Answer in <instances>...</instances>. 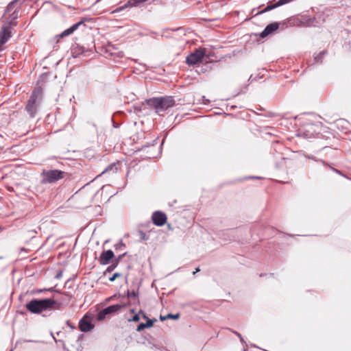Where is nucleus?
I'll return each mask as SVG.
<instances>
[{
  "label": "nucleus",
  "instance_id": "1",
  "mask_svg": "<svg viewBox=\"0 0 351 351\" xmlns=\"http://www.w3.org/2000/svg\"><path fill=\"white\" fill-rule=\"evenodd\" d=\"M60 305L53 298H42L31 300L25 307L32 314H40L58 309Z\"/></svg>",
  "mask_w": 351,
  "mask_h": 351
},
{
  "label": "nucleus",
  "instance_id": "2",
  "mask_svg": "<svg viewBox=\"0 0 351 351\" xmlns=\"http://www.w3.org/2000/svg\"><path fill=\"white\" fill-rule=\"evenodd\" d=\"M145 102L154 109L158 114L176 105V101L173 96L154 97L146 99Z\"/></svg>",
  "mask_w": 351,
  "mask_h": 351
},
{
  "label": "nucleus",
  "instance_id": "3",
  "mask_svg": "<svg viewBox=\"0 0 351 351\" xmlns=\"http://www.w3.org/2000/svg\"><path fill=\"white\" fill-rule=\"evenodd\" d=\"M43 98V89L40 86L34 88L25 106V110L30 117H35Z\"/></svg>",
  "mask_w": 351,
  "mask_h": 351
},
{
  "label": "nucleus",
  "instance_id": "4",
  "mask_svg": "<svg viewBox=\"0 0 351 351\" xmlns=\"http://www.w3.org/2000/svg\"><path fill=\"white\" fill-rule=\"evenodd\" d=\"M64 174H66L64 171L58 169L44 170L41 173L43 176L41 182L43 184L54 183L63 178Z\"/></svg>",
  "mask_w": 351,
  "mask_h": 351
},
{
  "label": "nucleus",
  "instance_id": "5",
  "mask_svg": "<svg viewBox=\"0 0 351 351\" xmlns=\"http://www.w3.org/2000/svg\"><path fill=\"white\" fill-rule=\"evenodd\" d=\"M16 25V23L7 22L1 27L0 30V51H3V45L7 43L12 36V26Z\"/></svg>",
  "mask_w": 351,
  "mask_h": 351
},
{
  "label": "nucleus",
  "instance_id": "6",
  "mask_svg": "<svg viewBox=\"0 0 351 351\" xmlns=\"http://www.w3.org/2000/svg\"><path fill=\"white\" fill-rule=\"evenodd\" d=\"M205 49H195L193 52L186 58V63L189 66L195 65L201 62L205 56Z\"/></svg>",
  "mask_w": 351,
  "mask_h": 351
},
{
  "label": "nucleus",
  "instance_id": "7",
  "mask_svg": "<svg viewBox=\"0 0 351 351\" xmlns=\"http://www.w3.org/2000/svg\"><path fill=\"white\" fill-rule=\"evenodd\" d=\"M89 21H90V18L83 17L79 22L73 24L69 28L65 29L61 34L57 35L56 37L64 38L69 36V35L72 34L75 30H77L80 25H84L85 22Z\"/></svg>",
  "mask_w": 351,
  "mask_h": 351
},
{
  "label": "nucleus",
  "instance_id": "8",
  "mask_svg": "<svg viewBox=\"0 0 351 351\" xmlns=\"http://www.w3.org/2000/svg\"><path fill=\"white\" fill-rule=\"evenodd\" d=\"M280 23L274 22L267 25L262 32L259 34V37L265 38L267 36L274 34L280 27Z\"/></svg>",
  "mask_w": 351,
  "mask_h": 351
},
{
  "label": "nucleus",
  "instance_id": "9",
  "mask_svg": "<svg viewBox=\"0 0 351 351\" xmlns=\"http://www.w3.org/2000/svg\"><path fill=\"white\" fill-rule=\"evenodd\" d=\"M153 223L157 226H162L167 222V215L161 211H155L152 214Z\"/></svg>",
  "mask_w": 351,
  "mask_h": 351
},
{
  "label": "nucleus",
  "instance_id": "10",
  "mask_svg": "<svg viewBox=\"0 0 351 351\" xmlns=\"http://www.w3.org/2000/svg\"><path fill=\"white\" fill-rule=\"evenodd\" d=\"M114 256V252L111 250H108L102 252L101 254L99 261L101 265H105L110 263V261L113 260Z\"/></svg>",
  "mask_w": 351,
  "mask_h": 351
},
{
  "label": "nucleus",
  "instance_id": "11",
  "mask_svg": "<svg viewBox=\"0 0 351 351\" xmlns=\"http://www.w3.org/2000/svg\"><path fill=\"white\" fill-rule=\"evenodd\" d=\"M95 325L87 318L86 316L82 317L79 322V328L82 332H87L94 328Z\"/></svg>",
  "mask_w": 351,
  "mask_h": 351
},
{
  "label": "nucleus",
  "instance_id": "12",
  "mask_svg": "<svg viewBox=\"0 0 351 351\" xmlns=\"http://www.w3.org/2000/svg\"><path fill=\"white\" fill-rule=\"evenodd\" d=\"M87 51H90V50L87 49L84 46H80L79 45H77L71 49V53L74 58H77Z\"/></svg>",
  "mask_w": 351,
  "mask_h": 351
},
{
  "label": "nucleus",
  "instance_id": "13",
  "mask_svg": "<svg viewBox=\"0 0 351 351\" xmlns=\"http://www.w3.org/2000/svg\"><path fill=\"white\" fill-rule=\"evenodd\" d=\"M24 1L25 0H13L7 5L5 13L13 12L17 6L20 8L21 5L24 3Z\"/></svg>",
  "mask_w": 351,
  "mask_h": 351
},
{
  "label": "nucleus",
  "instance_id": "14",
  "mask_svg": "<svg viewBox=\"0 0 351 351\" xmlns=\"http://www.w3.org/2000/svg\"><path fill=\"white\" fill-rule=\"evenodd\" d=\"M155 322H156V319H147L146 323H141L140 324H138V326L136 328V331L141 332L145 328H151Z\"/></svg>",
  "mask_w": 351,
  "mask_h": 351
},
{
  "label": "nucleus",
  "instance_id": "15",
  "mask_svg": "<svg viewBox=\"0 0 351 351\" xmlns=\"http://www.w3.org/2000/svg\"><path fill=\"white\" fill-rule=\"evenodd\" d=\"M125 306H126V304H113V305L107 306L106 308L110 315V314L118 312L122 308H124Z\"/></svg>",
  "mask_w": 351,
  "mask_h": 351
},
{
  "label": "nucleus",
  "instance_id": "16",
  "mask_svg": "<svg viewBox=\"0 0 351 351\" xmlns=\"http://www.w3.org/2000/svg\"><path fill=\"white\" fill-rule=\"evenodd\" d=\"M19 8L17 6L15 10L9 15L8 22L15 23L14 21L19 18Z\"/></svg>",
  "mask_w": 351,
  "mask_h": 351
},
{
  "label": "nucleus",
  "instance_id": "17",
  "mask_svg": "<svg viewBox=\"0 0 351 351\" xmlns=\"http://www.w3.org/2000/svg\"><path fill=\"white\" fill-rule=\"evenodd\" d=\"M119 165V163L117 162V163H112L110 165H109L101 173V174L103 173H105L106 172H109V171H112L113 172H116L118 169V167L117 166Z\"/></svg>",
  "mask_w": 351,
  "mask_h": 351
},
{
  "label": "nucleus",
  "instance_id": "18",
  "mask_svg": "<svg viewBox=\"0 0 351 351\" xmlns=\"http://www.w3.org/2000/svg\"><path fill=\"white\" fill-rule=\"evenodd\" d=\"M108 315H109V313H108L106 308H105L97 313V319L99 321H103L106 319Z\"/></svg>",
  "mask_w": 351,
  "mask_h": 351
},
{
  "label": "nucleus",
  "instance_id": "19",
  "mask_svg": "<svg viewBox=\"0 0 351 351\" xmlns=\"http://www.w3.org/2000/svg\"><path fill=\"white\" fill-rule=\"evenodd\" d=\"M117 265L118 264L112 260L111 265L107 267L106 271L104 272V274L106 275L108 273H111L117 267Z\"/></svg>",
  "mask_w": 351,
  "mask_h": 351
},
{
  "label": "nucleus",
  "instance_id": "20",
  "mask_svg": "<svg viewBox=\"0 0 351 351\" xmlns=\"http://www.w3.org/2000/svg\"><path fill=\"white\" fill-rule=\"evenodd\" d=\"M305 157L310 159V160H315V161H317V162H322L324 165H326V162L322 160V159H317L315 156H313V155H305Z\"/></svg>",
  "mask_w": 351,
  "mask_h": 351
},
{
  "label": "nucleus",
  "instance_id": "21",
  "mask_svg": "<svg viewBox=\"0 0 351 351\" xmlns=\"http://www.w3.org/2000/svg\"><path fill=\"white\" fill-rule=\"evenodd\" d=\"M326 53V52L325 51H321L316 57H315V62H321Z\"/></svg>",
  "mask_w": 351,
  "mask_h": 351
},
{
  "label": "nucleus",
  "instance_id": "22",
  "mask_svg": "<svg viewBox=\"0 0 351 351\" xmlns=\"http://www.w3.org/2000/svg\"><path fill=\"white\" fill-rule=\"evenodd\" d=\"M116 250H123L125 247V245L121 241L119 243L114 245Z\"/></svg>",
  "mask_w": 351,
  "mask_h": 351
},
{
  "label": "nucleus",
  "instance_id": "23",
  "mask_svg": "<svg viewBox=\"0 0 351 351\" xmlns=\"http://www.w3.org/2000/svg\"><path fill=\"white\" fill-rule=\"evenodd\" d=\"M127 295H128V298H136L138 296V292L134 290H132V291L128 290L127 292Z\"/></svg>",
  "mask_w": 351,
  "mask_h": 351
},
{
  "label": "nucleus",
  "instance_id": "24",
  "mask_svg": "<svg viewBox=\"0 0 351 351\" xmlns=\"http://www.w3.org/2000/svg\"><path fill=\"white\" fill-rule=\"evenodd\" d=\"M180 313H176V314L169 313L166 315V317H168V319H178L180 317Z\"/></svg>",
  "mask_w": 351,
  "mask_h": 351
},
{
  "label": "nucleus",
  "instance_id": "25",
  "mask_svg": "<svg viewBox=\"0 0 351 351\" xmlns=\"http://www.w3.org/2000/svg\"><path fill=\"white\" fill-rule=\"evenodd\" d=\"M121 276L122 274L121 273L116 272L111 277L109 278V280L110 282H113L115 280L116 278L121 277Z\"/></svg>",
  "mask_w": 351,
  "mask_h": 351
},
{
  "label": "nucleus",
  "instance_id": "26",
  "mask_svg": "<svg viewBox=\"0 0 351 351\" xmlns=\"http://www.w3.org/2000/svg\"><path fill=\"white\" fill-rule=\"evenodd\" d=\"M126 255V252L119 255L117 258H114L113 261L117 263L118 265L121 260Z\"/></svg>",
  "mask_w": 351,
  "mask_h": 351
},
{
  "label": "nucleus",
  "instance_id": "27",
  "mask_svg": "<svg viewBox=\"0 0 351 351\" xmlns=\"http://www.w3.org/2000/svg\"><path fill=\"white\" fill-rule=\"evenodd\" d=\"M140 319V316L138 314H135L132 318L128 319V322H138Z\"/></svg>",
  "mask_w": 351,
  "mask_h": 351
},
{
  "label": "nucleus",
  "instance_id": "28",
  "mask_svg": "<svg viewBox=\"0 0 351 351\" xmlns=\"http://www.w3.org/2000/svg\"><path fill=\"white\" fill-rule=\"evenodd\" d=\"M45 291H49V292H58L60 293L59 291L56 290L55 287H50L49 289H44Z\"/></svg>",
  "mask_w": 351,
  "mask_h": 351
},
{
  "label": "nucleus",
  "instance_id": "29",
  "mask_svg": "<svg viewBox=\"0 0 351 351\" xmlns=\"http://www.w3.org/2000/svg\"><path fill=\"white\" fill-rule=\"evenodd\" d=\"M232 332L234 334H235L237 337H239L240 341H241V342H243V341H244L243 338L242 337L241 335L239 332H237V331H234V330H232Z\"/></svg>",
  "mask_w": 351,
  "mask_h": 351
},
{
  "label": "nucleus",
  "instance_id": "30",
  "mask_svg": "<svg viewBox=\"0 0 351 351\" xmlns=\"http://www.w3.org/2000/svg\"><path fill=\"white\" fill-rule=\"evenodd\" d=\"M66 325L71 328L72 329H74L75 328V326H73L69 320L66 321Z\"/></svg>",
  "mask_w": 351,
  "mask_h": 351
},
{
  "label": "nucleus",
  "instance_id": "31",
  "mask_svg": "<svg viewBox=\"0 0 351 351\" xmlns=\"http://www.w3.org/2000/svg\"><path fill=\"white\" fill-rule=\"evenodd\" d=\"M152 148H154V146H144L142 147L141 150H145L146 149H152Z\"/></svg>",
  "mask_w": 351,
  "mask_h": 351
},
{
  "label": "nucleus",
  "instance_id": "32",
  "mask_svg": "<svg viewBox=\"0 0 351 351\" xmlns=\"http://www.w3.org/2000/svg\"><path fill=\"white\" fill-rule=\"evenodd\" d=\"M160 319L161 321H165L166 319H168V317H166V315H165V316L160 315Z\"/></svg>",
  "mask_w": 351,
  "mask_h": 351
},
{
  "label": "nucleus",
  "instance_id": "33",
  "mask_svg": "<svg viewBox=\"0 0 351 351\" xmlns=\"http://www.w3.org/2000/svg\"><path fill=\"white\" fill-rule=\"evenodd\" d=\"M45 291L44 289H36L34 293H42V292H44Z\"/></svg>",
  "mask_w": 351,
  "mask_h": 351
},
{
  "label": "nucleus",
  "instance_id": "34",
  "mask_svg": "<svg viewBox=\"0 0 351 351\" xmlns=\"http://www.w3.org/2000/svg\"><path fill=\"white\" fill-rule=\"evenodd\" d=\"M116 297H117V295H112V296H111V297L108 298V301H110V300H114Z\"/></svg>",
  "mask_w": 351,
  "mask_h": 351
},
{
  "label": "nucleus",
  "instance_id": "35",
  "mask_svg": "<svg viewBox=\"0 0 351 351\" xmlns=\"http://www.w3.org/2000/svg\"><path fill=\"white\" fill-rule=\"evenodd\" d=\"M142 317H143L145 319H146L147 321V319H149V318L146 315V314H145V313H143V314L142 315Z\"/></svg>",
  "mask_w": 351,
  "mask_h": 351
},
{
  "label": "nucleus",
  "instance_id": "36",
  "mask_svg": "<svg viewBox=\"0 0 351 351\" xmlns=\"http://www.w3.org/2000/svg\"><path fill=\"white\" fill-rule=\"evenodd\" d=\"M199 271H200L199 268V267H197V268L195 269V271H194L193 272V274H195L197 272H199Z\"/></svg>",
  "mask_w": 351,
  "mask_h": 351
},
{
  "label": "nucleus",
  "instance_id": "37",
  "mask_svg": "<svg viewBox=\"0 0 351 351\" xmlns=\"http://www.w3.org/2000/svg\"><path fill=\"white\" fill-rule=\"evenodd\" d=\"M61 276H62V272H60V273L57 274V275H56V278H60Z\"/></svg>",
  "mask_w": 351,
  "mask_h": 351
},
{
  "label": "nucleus",
  "instance_id": "38",
  "mask_svg": "<svg viewBox=\"0 0 351 351\" xmlns=\"http://www.w3.org/2000/svg\"><path fill=\"white\" fill-rule=\"evenodd\" d=\"M332 169L334 171L337 172V173H340V171H339V170H337V169H335V168H332Z\"/></svg>",
  "mask_w": 351,
  "mask_h": 351
},
{
  "label": "nucleus",
  "instance_id": "39",
  "mask_svg": "<svg viewBox=\"0 0 351 351\" xmlns=\"http://www.w3.org/2000/svg\"><path fill=\"white\" fill-rule=\"evenodd\" d=\"M143 313H145L143 312V311L140 310V311H138V314L140 315H143Z\"/></svg>",
  "mask_w": 351,
  "mask_h": 351
},
{
  "label": "nucleus",
  "instance_id": "40",
  "mask_svg": "<svg viewBox=\"0 0 351 351\" xmlns=\"http://www.w3.org/2000/svg\"><path fill=\"white\" fill-rule=\"evenodd\" d=\"M113 126H114V128H118V127H119V125H118V124H117V123H115L114 122H113Z\"/></svg>",
  "mask_w": 351,
  "mask_h": 351
},
{
  "label": "nucleus",
  "instance_id": "41",
  "mask_svg": "<svg viewBox=\"0 0 351 351\" xmlns=\"http://www.w3.org/2000/svg\"><path fill=\"white\" fill-rule=\"evenodd\" d=\"M141 235H142V238L144 239H145V234L142 231H141Z\"/></svg>",
  "mask_w": 351,
  "mask_h": 351
},
{
  "label": "nucleus",
  "instance_id": "42",
  "mask_svg": "<svg viewBox=\"0 0 351 351\" xmlns=\"http://www.w3.org/2000/svg\"><path fill=\"white\" fill-rule=\"evenodd\" d=\"M51 336L53 337V339L55 340V341H58V340L54 337L53 333H51Z\"/></svg>",
  "mask_w": 351,
  "mask_h": 351
},
{
  "label": "nucleus",
  "instance_id": "43",
  "mask_svg": "<svg viewBox=\"0 0 351 351\" xmlns=\"http://www.w3.org/2000/svg\"><path fill=\"white\" fill-rule=\"evenodd\" d=\"M130 311H131L132 313H135V310L134 308H132Z\"/></svg>",
  "mask_w": 351,
  "mask_h": 351
},
{
  "label": "nucleus",
  "instance_id": "44",
  "mask_svg": "<svg viewBox=\"0 0 351 351\" xmlns=\"http://www.w3.org/2000/svg\"><path fill=\"white\" fill-rule=\"evenodd\" d=\"M101 0H96L95 2V4L99 3Z\"/></svg>",
  "mask_w": 351,
  "mask_h": 351
},
{
  "label": "nucleus",
  "instance_id": "45",
  "mask_svg": "<svg viewBox=\"0 0 351 351\" xmlns=\"http://www.w3.org/2000/svg\"><path fill=\"white\" fill-rule=\"evenodd\" d=\"M258 8H259V7H258V8H253V9H252V12H254V11L256 9H258Z\"/></svg>",
  "mask_w": 351,
  "mask_h": 351
},
{
  "label": "nucleus",
  "instance_id": "46",
  "mask_svg": "<svg viewBox=\"0 0 351 351\" xmlns=\"http://www.w3.org/2000/svg\"><path fill=\"white\" fill-rule=\"evenodd\" d=\"M136 110H141V108H138L136 107Z\"/></svg>",
  "mask_w": 351,
  "mask_h": 351
},
{
  "label": "nucleus",
  "instance_id": "47",
  "mask_svg": "<svg viewBox=\"0 0 351 351\" xmlns=\"http://www.w3.org/2000/svg\"><path fill=\"white\" fill-rule=\"evenodd\" d=\"M47 315H46V314L43 315V317H47Z\"/></svg>",
  "mask_w": 351,
  "mask_h": 351
},
{
  "label": "nucleus",
  "instance_id": "48",
  "mask_svg": "<svg viewBox=\"0 0 351 351\" xmlns=\"http://www.w3.org/2000/svg\"><path fill=\"white\" fill-rule=\"evenodd\" d=\"M10 351H12V350H11Z\"/></svg>",
  "mask_w": 351,
  "mask_h": 351
}]
</instances>
